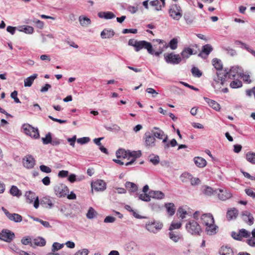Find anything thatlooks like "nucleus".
Here are the masks:
<instances>
[{"label": "nucleus", "instance_id": "6e6552de", "mask_svg": "<svg viewBox=\"0 0 255 255\" xmlns=\"http://www.w3.org/2000/svg\"><path fill=\"white\" fill-rule=\"evenodd\" d=\"M14 238V233L8 229H2L0 232V240L4 242L10 243Z\"/></svg>", "mask_w": 255, "mask_h": 255}, {"label": "nucleus", "instance_id": "5fc2aeb1", "mask_svg": "<svg viewBox=\"0 0 255 255\" xmlns=\"http://www.w3.org/2000/svg\"><path fill=\"white\" fill-rule=\"evenodd\" d=\"M230 85L232 88H238L242 86V82L240 80H234L231 82Z\"/></svg>", "mask_w": 255, "mask_h": 255}, {"label": "nucleus", "instance_id": "ea45409f", "mask_svg": "<svg viewBox=\"0 0 255 255\" xmlns=\"http://www.w3.org/2000/svg\"><path fill=\"white\" fill-rule=\"evenodd\" d=\"M125 186L130 192H135L138 189L137 186L133 182H127Z\"/></svg>", "mask_w": 255, "mask_h": 255}, {"label": "nucleus", "instance_id": "412c9836", "mask_svg": "<svg viewBox=\"0 0 255 255\" xmlns=\"http://www.w3.org/2000/svg\"><path fill=\"white\" fill-rule=\"evenodd\" d=\"M202 223L205 226L215 223L213 215L210 213L204 214L201 217Z\"/></svg>", "mask_w": 255, "mask_h": 255}, {"label": "nucleus", "instance_id": "f257e3e1", "mask_svg": "<svg viewBox=\"0 0 255 255\" xmlns=\"http://www.w3.org/2000/svg\"><path fill=\"white\" fill-rule=\"evenodd\" d=\"M213 65L217 70L216 75L214 76L212 85L215 90L220 89L226 82V75L227 73L223 69V64L221 60L214 58L212 60Z\"/></svg>", "mask_w": 255, "mask_h": 255}, {"label": "nucleus", "instance_id": "4468645a", "mask_svg": "<svg viewBox=\"0 0 255 255\" xmlns=\"http://www.w3.org/2000/svg\"><path fill=\"white\" fill-rule=\"evenodd\" d=\"M145 145L148 147H152L155 146V138L152 133L147 131L144 135Z\"/></svg>", "mask_w": 255, "mask_h": 255}, {"label": "nucleus", "instance_id": "79ce46f5", "mask_svg": "<svg viewBox=\"0 0 255 255\" xmlns=\"http://www.w3.org/2000/svg\"><path fill=\"white\" fill-rule=\"evenodd\" d=\"M178 39L176 38H173L169 41L168 45L165 44V47L167 48L169 47L171 49L175 50L177 48L178 46Z\"/></svg>", "mask_w": 255, "mask_h": 255}, {"label": "nucleus", "instance_id": "9b49d317", "mask_svg": "<svg viewBox=\"0 0 255 255\" xmlns=\"http://www.w3.org/2000/svg\"><path fill=\"white\" fill-rule=\"evenodd\" d=\"M182 182H185L187 180L191 181V184L193 186L197 185L200 184V180L198 178H193L192 175L189 173H184L180 177Z\"/></svg>", "mask_w": 255, "mask_h": 255}, {"label": "nucleus", "instance_id": "dca6fc26", "mask_svg": "<svg viewBox=\"0 0 255 255\" xmlns=\"http://www.w3.org/2000/svg\"><path fill=\"white\" fill-rule=\"evenodd\" d=\"M153 128L157 130L156 131H152L151 133L154 137H156L159 139H163L162 142L163 143L166 142L168 140V135L165 134L164 131L158 128L154 127Z\"/></svg>", "mask_w": 255, "mask_h": 255}, {"label": "nucleus", "instance_id": "f3484780", "mask_svg": "<svg viewBox=\"0 0 255 255\" xmlns=\"http://www.w3.org/2000/svg\"><path fill=\"white\" fill-rule=\"evenodd\" d=\"M218 193L216 194L218 195V198L220 200L222 201H225L228 199H230L232 195L231 192L225 189H217Z\"/></svg>", "mask_w": 255, "mask_h": 255}, {"label": "nucleus", "instance_id": "c756f323", "mask_svg": "<svg viewBox=\"0 0 255 255\" xmlns=\"http://www.w3.org/2000/svg\"><path fill=\"white\" fill-rule=\"evenodd\" d=\"M195 164L199 168H203L207 164L206 160L200 156L195 157L193 159Z\"/></svg>", "mask_w": 255, "mask_h": 255}, {"label": "nucleus", "instance_id": "4be33fe9", "mask_svg": "<svg viewBox=\"0 0 255 255\" xmlns=\"http://www.w3.org/2000/svg\"><path fill=\"white\" fill-rule=\"evenodd\" d=\"M169 231L170 232L168 233L169 238L172 241L175 243H177L181 240H183V236L180 233L172 230Z\"/></svg>", "mask_w": 255, "mask_h": 255}, {"label": "nucleus", "instance_id": "7c9ffc66", "mask_svg": "<svg viewBox=\"0 0 255 255\" xmlns=\"http://www.w3.org/2000/svg\"><path fill=\"white\" fill-rule=\"evenodd\" d=\"M204 99L208 104L209 106L213 109L217 111H220L221 109L220 106L216 101L207 97H204Z\"/></svg>", "mask_w": 255, "mask_h": 255}, {"label": "nucleus", "instance_id": "473e14b6", "mask_svg": "<svg viewBox=\"0 0 255 255\" xmlns=\"http://www.w3.org/2000/svg\"><path fill=\"white\" fill-rule=\"evenodd\" d=\"M202 192L205 195L211 196L217 193L218 190H214L212 188L209 186H204L203 187Z\"/></svg>", "mask_w": 255, "mask_h": 255}, {"label": "nucleus", "instance_id": "69168bd1", "mask_svg": "<svg viewBox=\"0 0 255 255\" xmlns=\"http://www.w3.org/2000/svg\"><path fill=\"white\" fill-rule=\"evenodd\" d=\"M146 92L148 94H152V97L153 98H155L158 94V92H157L154 89H153L152 88H147L146 90Z\"/></svg>", "mask_w": 255, "mask_h": 255}, {"label": "nucleus", "instance_id": "cd10ccee", "mask_svg": "<svg viewBox=\"0 0 255 255\" xmlns=\"http://www.w3.org/2000/svg\"><path fill=\"white\" fill-rule=\"evenodd\" d=\"M115 35L114 31L112 29H104L101 33V37L102 39L111 38Z\"/></svg>", "mask_w": 255, "mask_h": 255}, {"label": "nucleus", "instance_id": "37998d69", "mask_svg": "<svg viewBox=\"0 0 255 255\" xmlns=\"http://www.w3.org/2000/svg\"><path fill=\"white\" fill-rule=\"evenodd\" d=\"M150 5L154 7V9L156 11L161 10L162 9V4H160V1L158 0H154L150 1L149 2Z\"/></svg>", "mask_w": 255, "mask_h": 255}, {"label": "nucleus", "instance_id": "393cba45", "mask_svg": "<svg viewBox=\"0 0 255 255\" xmlns=\"http://www.w3.org/2000/svg\"><path fill=\"white\" fill-rule=\"evenodd\" d=\"M238 214V210L235 208H233L230 210H228L226 217L228 220L230 221L231 220L236 219L237 218Z\"/></svg>", "mask_w": 255, "mask_h": 255}, {"label": "nucleus", "instance_id": "e2e57ef3", "mask_svg": "<svg viewBox=\"0 0 255 255\" xmlns=\"http://www.w3.org/2000/svg\"><path fill=\"white\" fill-rule=\"evenodd\" d=\"M239 231L242 238L244 237L247 238L250 237V233L247 231L246 229H242L240 230Z\"/></svg>", "mask_w": 255, "mask_h": 255}, {"label": "nucleus", "instance_id": "f704fd0d", "mask_svg": "<svg viewBox=\"0 0 255 255\" xmlns=\"http://www.w3.org/2000/svg\"><path fill=\"white\" fill-rule=\"evenodd\" d=\"M17 30L20 32H23L26 34H28L33 33L34 31L33 28L29 25H23L19 26L18 28H17Z\"/></svg>", "mask_w": 255, "mask_h": 255}, {"label": "nucleus", "instance_id": "20e7f679", "mask_svg": "<svg viewBox=\"0 0 255 255\" xmlns=\"http://www.w3.org/2000/svg\"><path fill=\"white\" fill-rule=\"evenodd\" d=\"M170 16L176 20H179L182 16L181 7L177 4H171L169 9Z\"/></svg>", "mask_w": 255, "mask_h": 255}, {"label": "nucleus", "instance_id": "1a4fd4ad", "mask_svg": "<svg viewBox=\"0 0 255 255\" xmlns=\"http://www.w3.org/2000/svg\"><path fill=\"white\" fill-rule=\"evenodd\" d=\"M164 57L167 63L173 65L178 64L182 61V58L179 54H175L173 53L165 54Z\"/></svg>", "mask_w": 255, "mask_h": 255}, {"label": "nucleus", "instance_id": "b1692460", "mask_svg": "<svg viewBox=\"0 0 255 255\" xmlns=\"http://www.w3.org/2000/svg\"><path fill=\"white\" fill-rule=\"evenodd\" d=\"M42 206L49 209L52 208L54 206L53 200L49 197H43L39 202Z\"/></svg>", "mask_w": 255, "mask_h": 255}, {"label": "nucleus", "instance_id": "2eb2a0df", "mask_svg": "<svg viewBox=\"0 0 255 255\" xmlns=\"http://www.w3.org/2000/svg\"><path fill=\"white\" fill-rule=\"evenodd\" d=\"M23 165L27 169L32 168L35 164V160L31 155H27L22 160Z\"/></svg>", "mask_w": 255, "mask_h": 255}, {"label": "nucleus", "instance_id": "a18cd8bd", "mask_svg": "<svg viewBox=\"0 0 255 255\" xmlns=\"http://www.w3.org/2000/svg\"><path fill=\"white\" fill-rule=\"evenodd\" d=\"M141 155V152L140 150L137 151H129V150L128 151V156L129 157H133L132 159H136L138 157H139Z\"/></svg>", "mask_w": 255, "mask_h": 255}, {"label": "nucleus", "instance_id": "bf43d9fd", "mask_svg": "<svg viewBox=\"0 0 255 255\" xmlns=\"http://www.w3.org/2000/svg\"><path fill=\"white\" fill-rule=\"evenodd\" d=\"M187 214V211L182 207H179L177 210V214L179 215V217L182 219L185 218V215Z\"/></svg>", "mask_w": 255, "mask_h": 255}, {"label": "nucleus", "instance_id": "4d7b16f0", "mask_svg": "<svg viewBox=\"0 0 255 255\" xmlns=\"http://www.w3.org/2000/svg\"><path fill=\"white\" fill-rule=\"evenodd\" d=\"M180 222L175 223L172 222L169 227V230L173 231L175 229H179L181 227Z\"/></svg>", "mask_w": 255, "mask_h": 255}, {"label": "nucleus", "instance_id": "a19ab883", "mask_svg": "<svg viewBox=\"0 0 255 255\" xmlns=\"http://www.w3.org/2000/svg\"><path fill=\"white\" fill-rule=\"evenodd\" d=\"M148 159L154 165H157L160 161L159 157L157 155H155L154 154H151L149 155L148 157Z\"/></svg>", "mask_w": 255, "mask_h": 255}, {"label": "nucleus", "instance_id": "6ab92c4d", "mask_svg": "<svg viewBox=\"0 0 255 255\" xmlns=\"http://www.w3.org/2000/svg\"><path fill=\"white\" fill-rule=\"evenodd\" d=\"M213 50L212 45L209 44L203 45L201 51L198 54V56L205 58L209 55Z\"/></svg>", "mask_w": 255, "mask_h": 255}, {"label": "nucleus", "instance_id": "e433bc0d", "mask_svg": "<svg viewBox=\"0 0 255 255\" xmlns=\"http://www.w3.org/2000/svg\"><path fill=\"white\" fill-rule=\"evenodd\" d=\"M220 255H234L232 249L227 246L222 247L219 251Z\"/></svg>", "mask_w": 255, "mask_h": 255}, {"label": "nucleus", "instance_id": "6e6d98bb", "mask_svg": "<svg viewBox=\"0 0 255 255\" xmlns=\"http://www.w3.org/2000/svg\"><path fill=\"white\" fill-rule=\"evenodd\" d=\"M240 76L243 78V80H244V81H245L248 83H251L252 82V80L250 79V76L249 74V73H248L247 72H246L245 73L242 72Z\"/></svg>", "mask_w": 255, "mask_h": 255}, {"label": "nucleus", "instance_id": "49530a36", "mask_svg": "<svg viewBox=\"0 0 255 255\" xmlns=\"http://www.w3.org/2000/svg\"><path fill=\"white\" fill-rule=\"evenodd\" d=\"M246 159L252 164H255V153L249 152L246 154Z\"/></svg>", "mask_w": 255, "mask_h": 255}, {"label": "nucleus", "instance_id": "a878e982", "mask_svg": "<svg viewBox=\"0 0 255 255\" xmlns=\"http://www.w3.org/2000/svg\"><path fill=\"white\" fill-rule=\"evenodd\" d=\"M46 245L45 240L40 237H38L32 240L31 247L35 248L36 246L43 247Z\"/></svg>", "mask_w": 255, "mask_h": 255}, {"label": "nucleus", "instance_id": "0e129e2a", "mask_svg": "<svg viewBox=\"0 0 255 255\" xmlns=\"http://www.w3.org/2000/svg\"><path fill=\"white\" fill-rule=\"evenodd\" d=\"M40 170L44 173H49L51 172V169L50 167L44 165H41L39 166Z\"/></svg>", "mask_w": 255, "mask_h": 255}, {"label": "nucleus", "instance_id": "9d476101", "mask_svg": "<svg viewBox=\"0 0 255 255\" xmlns=\"http://www.w3.org/2000/svg\"><path fill=\"white\" fill-rule=\"evenodd\" d=\"M54 192L59 197H64L69 193V189L67 186L63 184L56 185L54 188Z\"/></svg>", "mask_w": 255, "mask_h": 255}, {"label": "nucleus", "instance_id": "052dcab7", "mask_svg": "<svg viewBox=\"0 0 255 255\" xmlns=\"http://www.w3.org/2000/svg\"><path fill=\"white\" fill-rule=\"evenodd\" d=\"M63 247V244H60L58 243L55 242L52 245V252L54 253L56 251H58L61 249Z\"/></svg>", "mask_w": 255, "mask_h": 255}, {"label": "nucleus", "instance_id": "c85d7f7f", "mask_svg": "<svg viewBox=\"0 0 255 255\" xmlns=\"http://www.w3.org/2000/svg\"><path fill=\"white\" fill-rule=\"evenodd\" d=\"M98 16L101 18L111 19L116 17V15L111 11H101L98 13Z\"/></svg>", "mask_w": 255, "mask_h": 255}, {"label": "nucleus", "instance_id": "09e8293b", "mask_svg": "<svg viewBox=\"0 0 255 255\" xmlns=\"http://www.w3.org/2000/svg\"><path fill=\"white\" fill-rule=\"evenodd\" d=\"M97 214V213L94 209L92 207H90L86 214V217L89 219H92L95 217Z\"/></svg>", "mask_w": 255, "mask_h": 255}, {"label": "nucleus", "instance_id": "58836bf2", "mask_svg": "<svg viewBox=\"0 0 255 255\" xmlns=\"http://www.w3.org/2000/svg\"><path fill=\"white\" fill-rule=\"evenodd\" d=\"M184 19L187 24H192L195 19V17L190 12H186L184 14Z\"/></svg>", "mask_w": 255, "mask_h": 255}, {"label": "nucleus", "instance_id": "8fccbe9b", "mask_svg": "<svg viewBox=\"0 0 255 255\" xmlns=\"http://www.w3.org/2000/svg\"><path fill=\"white\" fill-rule=\"evenodd\" d=\"M52 135L50 132H48L45 135V137L42 138V141L44 144H48L50 143L52 141Z\"/></svg>", "mask_w": 255, "mask_h": 255}, {"label": "nucleus", "instance_id": "f8f14e48", "mask_svg": "<svg viewBox=\"0 0 255 255\" xmlns=\"http://www.w3.org/2000/svg\"><path fill=\"white\" fill-rule=\"evenodd\" d=\"M243 70L242 68L239 66H233L231 68L230 70L228 71L226 69H225V72H227V74L226 76V80L227 78H234L235 77L237 74L241 75Z\"/></svg>", "mask_w": 255, "mask_h": 255}, {"label": "nucleus", "instance_id": "72a5a7b5", "mask_svg": "<svg viewBox=\"0 0 255 255\" xmlns=\"http://www.w3.org/2000/svg\"><path fill=\"white\" fill-rule=\"evenodd\" d=\"M79 21L81 26L87 27L91 23V19L88 17L84 15H80L79 17Z\"/></svg>", "mask_w": 255, "mask_h": 255}, {"label": "nucleus", "instance_id": "39448f33", "mask_svg": "<svg viewBox=\"0 0 255 255\" xmlns=\"http://www.w3.org/2000/svg\"><path fill=\"white\" fill-rule=\"evenodd\" d=\"M25 197L27 203L31 204L33 203V206L35 209H37L39 206V201L38 196H36L35 193L28 191L25 193Z\"/></svg>", "mask_w": 255, "mask_h": 255}, {"label": "nucleus", "instance_id": "3c124183", "mask_svg": "<svg viewBox=\"0 0 255 255\" xmlns=\"http://www.w3.org/2000/svg\"><path fill=\"white\" fill-rule=\"evenodd\" d=\"M164 148L165 149H167L169 148L170 145L171 147H175L176 145H177V142L175 139L173 138L172 140H170V142H165L164 143Z\"/></svg>", "mask_w": 255, "mask_h": 255}, {"label": "nucleus", "instance_id": "c03bdc74", "mask_svg": "<svg viewBox=\"0 0 255 255\" xmlns=\"http://www.w3.org/2000/svg\"><path fill=\"white\" fill-rule=\"evenodd\" d=\"M116 154L118 158H126L128 156V151L124 149L121 148L116 151Z\"/></svg>", "mask_w": 255, "mask_h": 255}, {"label": "nucleus", "instance_id": "4c0bfd02", "mask_svg": "<svg viewBox=\"0 0 255 255\" xmlns=\"http://www.w3.org/2000/svg\"><path fill=\"white\" fill-rule=\"evenodd\" d=\"M165 207L166 209L168 214L170 216H173L175 212V207L174 204L172 203H166Z\"/></svg>", "mask_w": 255, "mask_h": 255}, {"label": "nucleus", "instance_id": "603ef678", "mask_svg": "<svg viewBox=\"0 0 255 255\" xmlns=\"http://www.w3.org/2000/svg\"><path fill=\"white\" fill-rule=\"evenodd\" d=\"M138 199L145 202H149L150 200V195L146 193L140 194L138 196Z\"/></svg>", "mask_w": 255, "mask_h": 255}, {"label": "nucleus", "instance_id": "ddd939ff", "mask_svg": "<svg viewBox=\"0 0 255 255\" xmlns=\"http://www.w3.org/2000/svg\"><path fill=\"white\" fill-rule=\"evenodd\" d=\"M91 187L92 189L96 191L102 192L106 189V183L103 180L98 179L91 183Z\"/></svg>", "mask_w": 255, "mask_h": 255}, {"label": "nucleus", "instance_id": "bb28decb", "mask_svg": "<svg viewBox=\"0 0 255 255\" xmlns=\"http://www.w3.org/2000/svg\"><path fill=\"white\" fill-rule=\"evenodd\" d=\"M125 248L128 252H135L139 250V245L135 242L131 241L126 245Z\"/></svg>", "mask_w": 255, "mask_h": 255}, {"label": "nucleus", "instance_id": "f03ea898", "mask_svg": "<svg viewBox=\"0 0 255 255\" xmlns=\"http://www.w3.org/2000/svg\"><path fill=\"white\" fill-rule=\"evenodd\" d=\"M21 131L26 135L34 139H38L40 137L38 128H34L28 124H24L22 125Z\"/></svg>", "mask_w": 255, "mask_h": 255}, {"label": "nucleus", "instance_id": "423d86ee", "mask_svg": "<svg viewBox=\"0 0 255 255\" xmlns=\"http://www.w3.org/2000/svg\"><path fill=\"white\" fill-rule=\"evenodd\" d=\"M143 48L146 49L149 54H152L153 53V50L151 43L145 40L138 41L136 46L134 49L135 51L136 52H138Z\"/></svg>", "mask_w": 255, "mask_h": 255}, {"label": "nucleus", "instance_id": "aec40b11", "mask_svg": "<svg viewBox=\"0 0 255 255\" xmlns=\"http://www.w3.org/2000/svg\"><path fill=\"white\" fill-rule=\"evenodd\" d=\"M197 52L196 51H194L190 47H185L181 52L182 60H184L185 61L189 58L191 55H195L197 54Z\"/></svg>", "mask_w": 255, "mask_h": 255}, {"label": "nucleus", "instance_id": "864d4df0", "mask_svg": "<svg viewBox=\"0 0 255 255\" xmlns=\"http://www.w3.org/2000/svg\"><path fill=\"white\" fill-rule=\"evenodd\" d=\"M191 72L193 76L199 78L202 76V72L199 69L195 67H194L191 69Z\"/></svg>", "mask_w": 255, "mask_h": 255}, {"label": "nucleus", "instance_id": "2f4dec72", "mask_svg": "<svg viewBox=\"0 0 255 255\" xmlns=\"http://www.w3.org/2000/svg\"><path fill=\"white\" fill-rule=\"evenodd\" d=\"M37 76H38V74H33L31 76H30L26 78V79H25L24 81V87H31V85H32L33 83L34 80L36 78H37Z\"/></svg>", "mask_w": 255, "mask_h": 255}, {"label": "nucleus", "instance_id": "680f3d73", "mask_svg": "<svg viewBox=\"0 0 255 255\" xmlns=\"http://www.w3.org/2000/svg\"><path fill=\"white\" fill-rule=\"evenodd\" d=\"M77 141L78 143L84 144L89 142L90 141V138L89 137H83L78 138Z\"/></svg>", "mask_w": 255, "mask_h": 255}, {"label": "nucleus", "instance_id": "7ed1b4c3", "mask_svg": "<svg viewBox=\"0 0 255 255\" xmlns=\"http://www.w3.org/2000/svg\"><path fill=\"white\" fill-rule=\"evenodd\" d=\"M187 232L193 235H200L202 230L200 225L195 221L192 220L186 225Z\"/></svg>", "mask_w": 255, "mask_h": 255}, {"label": "nucleus", "instance_id": "c9c22d12", "mask_svg": "<svg viewBox=\"0 0 255 255\" xmlns=\"http://www.w3.org/2000/svg\"><path fill=\"white\" fill-rule=\"evenodd\" d=\"M149 194L150 195V198H155L157 199H161L164 198V193L160 191H150Z\"/></svg>", "mask_w": 255, "mask_h": 255}, {"label": "nucleus", "instance_id": "0eeeda50", "mask_svg": "<svg viewBox=\"0 0 255 255\" xmlns=\"http://www.w3.org/2000/svg\"><path fill=\"white\" fill-rule=\"evenodd\" d=\"M163 227L162 223L156 221H149L145 224V228L149 232L156 233L160 230Z\"/></svg>", "mask_w": 255, "mask_h": 255}, {"label": "nucleus", "instance_id": "a211bd4d", "mask_svg": "<svg viewBox=\"0 0 255 255\" xmlns=\"http://www.w3.org/2000/svg\"><path fill=\"white\" fill-rule=\"evenodd\" d=\"M242 218L243 221L248 225L251 226L254 223V218L253 215L249 212L246 211L242 213Z\"/></svg>", "mask_w": 255, "mask_h": 255}, {"label": "nucleus", "instance_id": "de8ad7c7", "mask_svg": "<svg viewBox=\"0 0 255 255\" xmlns=\"http://www.w3.org/2000/svg\"><path fill=\"white\" fill-rule=\"evenodd\" d=\"M1 210L3 211V212L4 213L5 215L6 216V217L11 221H14V222H16V218L15 216L16 214H10L9 213V212L4 207H1Z\"/></svg>", "mask_w": 255, "mask_h": 255}, {"label": "nucleus", "instance_id": "774afa93", "mask_svg": "<svg viewBox=\"0 0 255 255\" xmlns=\"http://www.w3.org/2000/svg\"><path fill=\"white\" fill-rule=\"evenodd\" d=\"M89 251L87 249H84L77 252L74 255H88Z\"/></svg>", "mask_w": 255, "mask_h": 255}, {"label": "nucleus", "instance_id": "338daca9", "mask_svg": "<svg viewBox=\"0 0 255 255\" xmlns=\"http://www.w3.org/2000/svg\"><path fill=\"white\" fill-rule=\"evenodd\" d=\"M235 44L236 45H241L242 48L245 49L246 50L248 51V50L251 48L250 47H249L247 44H246L245 43H244L240 40H236L235 42Z\"/></svg>", "mask_w": 255, "mask_h": 255}, {"label": "nucleus", "instance_id": "13d9d810", "mask_svg": "<svg viewBox=\"0 0 255 255\" xmlns=\"http://www.w3.org/2000/svg\"><path fill=\"white\" fill-rule=\"evenodd\" d=\"M21 243L24 245H30L31 247V243H32V241L31 240L30 237H26L23 238L21 240Z\"/></svg>", "mask_w": 255, "mask_h": 255}, {"label": "nucleus", "instance_id": "5701e85b", "mask_svg": "<svg viewBox=\"0 0 255 255\" xmlns=\"http://www.w3.org/2000/svg\"><path fill=\"white\" fill-rule=\"evenodd\" d=\"M205 226L206 228L205 231L208 235H214L218 232V227L215 224V223L206 225Z\"/></svg>", "mask_w": 255, "mask_h": 255}]
</instances>
